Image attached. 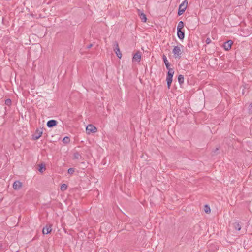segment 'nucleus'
Returning a JSON list of instances; mask_svg holds the SVG:
<instances>
[{
    "label": "nucleus",
    "mask_w": 252,
    "mask_h": 252,
    "mask_svg": "<svg viewBox=\"0 0 252 252\" xmlns=\"http://www.w3.org/2000/svg\"><path fill=\"white\" fill-rule=\"evenodd\" d=\"M204 211H205L206 213H210V212H211V209H210V207H209L208 205H206L204 206Z\"/></svg>",
    "instance_id": "nucleus-20"
},
{
    "label": "nucleus",
    "mask_w": 252,
    "mask_h": 252,
    "mask_svg": "<svg viewBox=\"0 0 252 252\" xmlns=\"http://www.w3.org/2000/svg\"><path fill=\"white\" fill-rule=\"evenodd\" d=\"M177 35L178 38L182 40L185 37V33L184 32L182 31V30H177Z\"/></svg>",
    "instance_id": "nucleus-12"
},
{
    "label": "nucleus",
    "mask_w": 252,
    "mask_h": 252,
    "mask_svg": "<svg viewBox=\"0 0 252 252\" xmlns=\"http://www.w3.org/2000/svg\"><path fill=\"white\" fill-rule=\"evenodd\" d=\"M42 134V129L36 130L35 133L34 134L33 136L35 139H39Z\"/></svg>",
    "instance_id": "nucleus-9"
},
{
    "label": "nucleus",
    "mask_w": 252,
    "mask_h": 252,
    "mask_svg": "<svg viewBox=\"0 0 252 252\" xmlns=\"http://www.w3.org/2000/svg\"><path fill=\"white\" fill-rule=\"evenodd\" d=\"M22 186V183L21 182L19 181H16L14 182L13 184V188L15 190H19V189H21Z\"/></svg>",
    "instance_id": "nucleus-7"
},
{
    "label": "nucleus",
    "mask_w": 252,
    "mask_h": 252,
    "mask_svg": "<svg viewBox=\"0 0 252 252\" xmlns=\"http://www.w3.org/2000/svg\"><path fill=\"white\" fill-rule=\"evenodd\" d=\"M2 247V246L0 245V247Z\"/></svg>",
    "instance_id": "nucleus-32"
},
{
    "label": "nucleus",
    "mask_w": 252,
    "mask_h": 252,
    "mask_svg": "<svg viewBox=\"0 0 252 252\" xmlns=\"http://www.w3.org/2000/svg\"><path fill=\"white\" fill-rule=\"evenodd\" d=\"M2 247V246L0 245V247Z\"/></svg>",
    "instance_id": "nucleus-31"
},
{
    "label": "nucleus",
    "mask_w": 252,
    "mask_h": 252,
    "mask_svg": "<svg viewBox=\"0 0 252 252\" xmlns=\"http://www.w3.org/2000/svg\"><path fill=\"white\" fill-rule=\"evenodd\" d=\"M67 186L65 184H63L61 185V190L63 191L67 189Z\"/></svg>",
    "instance_id": "nucleus-21"
},
{
    "label": "nucleus",
    "mask_w": 252,
    "mask_h": 252,
    "mask_svg": "<svg viewBox=\"0 0 252 252\" xmlns=\"http://www.w3.org/2000/svg\"><path fill=\"white\" fill-rule=\"evenodd\" d=\"M104 225H105V224H102V225L101 226V227H100V228H101V229H102L103 226H104Z\"/></svg>",
    "instance_id": "nucleus-30"
},
{
    "label": "nucleus",
    "mask_w": 252,
    "mask_h": 252,
    "mask_svg": "<svg viewBox=\"0 0 252 252\" xmlns=\"http://www.w3.org/2000/svg\"><path fill=\"white\" fill-rule=\"evenodd\" d=\"M5 104L7 106H10L11 104V100L10 99H7L5 101Z\"/></svg>",
    "instance_id": "nucleus-22"
},
{
    "label": "nucleus",
    "mask_w": 252,
    "mask_h": 252,
    "mask_svg": "<svg viewBox=\"0 0 252 252\" xmlns=\"http://www.w3.org/2000/svg\"><path fill=\"white\" fill-rule=\"evenodd\" d=\"M137 14L140 17L141 21L143 22H146L147 21V18L145 14L140 10L137 9Z\"/></svg>",
    "instance_id": "nucleus-5"
},
{
    "label": "nucleus",
    "mask_w": 252,
    "mask_h": 252,
    "mask_svg": "<svg viewBox=\"0 0 252 252\" xmlns=\"http://www.w3.org/2000/svg\"><path fill=\"white\" fill-rule=\"evenodd\" d=\"M46 170V167L44 164H40L39 165V168L38 169L40 173H43Z\"/></svg>",
    "instance_id": "nucleus-18"
},
{
    "label": "nucleus",
    "mask_w": 252,
    "mask_h": 252,
    "mask_svg": "<svg viewBox=\"0 0 252 252\" xmlns=\"http://www.w3.org/2000/svg\"><path fill=\"white\" fill-rule=\"evenodd\" d=\"M240 223H241L238 221H235L234 223H233V227L235 228L236 230H237L238 231L240 230L241 228V225Z\"/></svg>",
    "instance_id": "nucleus-13"
},
{
    "label": "nucleus",
    "mask_w": 252,
    "mask_h": 252,
    "mask_svg": "<svg viewBox=\"0 0 252 252\" xmlns=\"http://www.w3.org/2000/svg\"><path fill=\"white\" fill-rule=\"evenodd\" d=\"M86 133L88 134H90L91 133H95L97 131V128L95 126H94L93 125L90 124L88 125L86 128Z\"/></svg>",
    "instance_id": "nucleus-3"
},
{
    "label": "nucleus",
    "mask_w": 252,
    "mask_h": 252,
    "mask_svg": "<svg viewBox=\"0 0 252 252\" xmlns=\"http://www.w3.org/2000/svg\"><path fill=\"white\" fill-rule=\"evenodd\" d=\"M113 48H114V51H115V53L116 54L117 57L119 59H121L122 55L120 51L119 46V45H118V43L117 42L115 41L114 42V47Z\"/></svg>",
    "instance_id": "nucleus-4"
},
{
    "label": "nucleus",
    "mask_w": 252,
    "mask_h": 252,
    "mask_svg": "<svg viewBox=\"0 0 252 252\" xmlns=\"http://www.w3.org/2000/svg\"><path fill=\"white\" fill-rule=\"evenodd\" d=\"M74 172V169L73 168H70L68 169V173L69 174H72Z\"/></svg>",
    "instance_id": "nucleus-23"
},
{
    "label": "nucleus",
    "mask_w": 252,
    "mask_h": 252,
    "mask_svg": "<svg viewBox=\"0 0 252 252\" xmlns=\"http://www.w3.org/2000/svg\"><path fill=\"white\" fill-rule=\"evenodd\" d=\"M178 80L180 84H182L184 82V77L182 75H179L178 77Z\"/></svg>",
    "instance_id": "nucleus-16"
},
{
    "label": "nucleus",
    "mask_w": 252,
    "mask_h": 252,
    "mask_svg": "<svg viewBox=\"0 0 252 252\" xmlns=\"http://www.w3.org/2000/svg\"><path fill=\"white\" fill-rule=\"evenodd\" d=\"M218 150V148H216V150H215L214 151H213V152H214V154H215L216 151L217 150Z\"/></svg>",
    "instance_id": "nucleus-29"
},
{
    "label": "nucleus",
    "mask_w": 252,
    "mask_h": 252,
    "mask_svg": "<svg viewBox=\"0 0 252 252\" xmlns=\"http://www.w3.org/2000/svg\"><path fill=\"white\" fill-rule=\"evenodd\" d=\"M233 44V41L232 40H229L226 42H225L224 44V48L226 50H229L231 49L232 45Z\"/></svg>",
    "instance_id": "nucleus-8"
},
{
    "label": "nucleus",
    "mask_w": 252,
    "mask_h": 252,
    "mask_svg": "<svg viewBox=\"0 0 252 252\" xmlns=\"http://www.w3.org/2000/svg\"><path fill=\"white\" fill-rule=\"evenodd\" d=\"M184 26V23L183 21H180L177 26L178 30H182Z\"/></svg>",
    "instance_id": "nucleus-17"
},
{
    "label": "nucleus",
    "mask_w": 252,
    "mask_h": 252,
    "mask_svg": "<svg viewBox=\"0 0 252 252\" xmlns=\"http://www.w3.org/2000/svg\"><path fill=\"white\" fill-rule=\"evenodd\" d=\"M80 156L78 153H75L74 154V158L75 159H78Z\"/></svg>",
    "instance_id": "nucleus-25"
},
{
    "label": "nucleus",
    "mask_w": 252,
    "mask_h": 252,
    "mask_svg": "<svg viewBox=\"0 0 252 252\" xmlns=\"http://www.w3.org/2000/svg\"><path fill=\"white\" fill-rule=\"evenodd\" d=\"M141 55L140 52H137L134 55L132 58L133 62H139L140 61Z\"/></svg>",
    "instance_id": "nucleus-6"
},
{
    "label": "nucleus",
    "mask_w": 252,
    "mask_h": 252,
    "mask_svg": "<svg viewBox=\"0 0 252 252\" xmlns=\"http://www.w3.org/2000/svg\"><path fill=\"white\" fill-rule=\"evenodd\" d=\"M167 84L168 88H170L172 82V78H166Z\"/></svg>",
    "instance_id": "nucleus-19"
},
{
    "label": "nucleus",
    "mask_w": 252,
    "mask_h": 252,
    "mask_svg": "<svg viewBox=\"0 0 252 252\" xmlns=\"http://www.w3.org/2000/svg\"><path fill=\"white\" fill-rule=\"evenodd\" d=\"M163 59L164 62L165 63V64L166 65L167 69H169V68H170V64L167 59L166 56L164 55L163 56Z\"/></svg>",
    "instance_id": "nucleus-15"
},
{
    "label": "nucleus",
    "mask_w": 252,
    "mask_h": 252,
    "mask_svg": "<svg viewBox=\"0 0 252 252\" xmlns=\"http://www.w3.org/2000/svg\"><path fill=\"white\" fill-rule=\"evenodd\" d=\"M183 48V46L181 44L179 46H175L173 49V53L175 58H180L182 53V50L181 48Z\"/></svg>",
    "instance_id": "nucleus-1"
},
{
    "label": "nucleus",
    "mask_w": 252,
    "mask_h": 252,
    "mask_svg": "<svg viewBox=\"0 0 252 252\" xmlns=\"http://www.w3.org/2000/svg\"><path fill=\"white\" fill-rule=\"evenodd\" d=\"M69 141V138L68 137H65L63 139V142L64 143H67Z\"/></svg>",
    "instance_id": "nucleus-24"
},
{
    "label": "nucleus",
    "mask_w": 252,
    "mask_h": 252,
    "mask_svg": "<svg viewBox=\"0 0 252 252\" xmlns=\"http://www.w3.org/2000/svg\"><path fill=\"white\" fill-rule=\"evenodd\" d=\"M57 124V122L55 120H51L48 121L47 126L48 127H52L55 126Z\"/></svg>",
    "instance_id": "nucleus-11"
},
{
    "label": "nucleus",
    "mask_w": 252,
    "mask_h": 252,
    "mask_svg": "<svg viewBox=\"0 0 252 252\" xmlns=\"http://www.w3.org/2000/svg\"><path fill=\"white\" fill-rule=\"evenodd\" d=\"M52 230L51 227L50 225L46 226L42 229V232L44 235L49 234Z\"/></svg>",
    "instance_id": "nucleus-10"
},
{
    "label": "nucleus",
    "mask_w": 252,
    "mask_h": 252,
    "mask_svg": "<svg viewBox=\"0 0 252 252\" xmlns=\"http://www.w3.org/2000/svg\"><path fill=\"white\" fill-rule=\"evenodd\" d=\"M249 108H250V109H252V103H250V105H249Z\"/></svg>",
    "instance_id": "nucleus-28"
},
{
    "label": "nucleus",
    "mask_w": 252,
    "mask_h": 252,
    "mask_svg": "<svg viewBox=\"0 0 252 252\" xmlns=\"http://www.w3.org/2000/svg\"><path fill=\"white\" fill-rule=\"evenodd\" d=\"M205 42L207 44H209L211 42V40L210 38H207Z\"/></svg>",
    "instance_id": "nucleus-26"
},
{
    "label": "nucleus",
    "mask_w": 252,
    "mask_h": 252,
    "mask_svg": "<svg viewBox=\"0 0 252 252\" xmlns=\"http://www.w3.org/2000/svg\"><path fill=\"white\" fill-rule=\"evenodd\" d=\"M187 5H188V1L186 0H184L179 5L178 12V15L180 16L184 13L186 9H187Z\"/></svg>",
    "instance_id": "nucleus-2"
},
{
    "label": "nucleus",
    "mask_w": 252,
    "mask_h": 252,
    "mask_svg": "<svg viewBox=\"0 0 252 252\" xmlns=\"http://www.w3.org/2000/svg\"><path fill=\"white\" fill-rule=\"evenodd\" d=\"M92 47V44H90L89 45H88L87 47L88 49H89V48H91Z\"/></svg>",
    "instance_id": "nucleus-27"
},
{
    "label": "nucleus",
    "mask_w": 252,
    "mask_h": 252,
    "mask_svg": "<svg viewBox=\"0 0 252 252\" xmlns=\"http://www.w3.org/2000/svg\"><path fill=\"white\" fill-rule=\"evenodd\" d=\"M167 69L168 70V72L167 74V78H172L174 73V69L171 68H169V69Z\"/></svg>",
    "instance_id": "nucleus-14"
}]
</instances>
